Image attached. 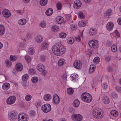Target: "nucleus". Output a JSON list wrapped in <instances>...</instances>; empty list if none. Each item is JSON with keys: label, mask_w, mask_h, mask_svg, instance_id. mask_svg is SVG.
I'll return each instance as SVG.
<instances>
[{"label": "nucleus", "mask_w": 121, "mask_h": 121, "mask_svg": "<svg viewBox=\"0 0 121 121\" xmlns=\"http://www.w3.org/2000/svg\"><path fill=\"white\" fill-rule=\"evenodd\" d=\"M2 13L3 16L6 18L9 17L11 15L10 11L6 9H5L3 10Z\"/></svg>", "instance_id": "11"}, {"label": "nucleus", "mask_w": 121, "mask_h": 121, "mask_svg": "<svg viewBox=\"0 0 121 121\" xmlns=\"http://www.w3.org/2000/svg\"><path fill=\"white\" fill-rule=\"evenodd\" d=\"M17 115L16 112L12 111L8 115L9 118L11 121L15 120L17 119Z\"/></svg>", "instance_id": "6"}, {"label": "nucleus", "mask_w": 121, "mask_h": 121, "mask_svg": "<svg viewBox=\"0 0 121 121\" xmlns=\"http://www.w3.org/2000/svg\"><path fill=\"white\" fill-rule=\"evenodd\" d=\"M56 21L58 24L62 23L63 22V18L60 17H58L57 18Z\"/></svg>", "instance_id": "31"}, {"label": "nucleus", "mask_w": 121, "mask_h": 121, "mask_svg": "<svg viewBox=\"0 0 121 121\" xmlns=\"http://www.w3.org/2000/svg\"><path fill=\"white\" fill-rule=\"evenodd\" d=\"M35 52L34 49L32 48H30L28 50V53L30 55L33 54Z\"/></svg>", "instance_id": "29"}, {"label": "nucleus", "mask_w": 121, "mask_h": 121, "mask_svg": "<svg viewBox=\"0 0 121 121\" xmlns=\"http://www.w3.org/2000/svg\"><path fill=\"white\" fill-rule=\"evenodd\" d=\"M32 82L34 83L36 82L38 80V78L36 77H33L31 80Z\"/></svg>", "instance_id": "46"}, {"label": "nucleus", "mask_w": 121, "mask_h": 121, "mask_svg": "<svg viewBox=\"0 0 121 121\" xmlns=\"http://www.w3.org/2000/svg\"><path fill=\"white\" fill-rule=\"evenodd\" d=\"M65 62L64 60L61 59L59 60L58 62V64L59 66H61L63 65Z\"/></svg>", "instance_id": "37"}, {"label": "nucleus", "mask_w": 121, "mask_h": 121, "mask_svg": "<svg viewBox=\"0 0 121 121\" xmlns=\"http://www.w3.org/2000/svg\"><path fill=\"white\" fill-rule=\"evenodd\" d=\"M111 114L115 117H117L118 115V112L115 110H112L110 112Z\"/></svg>", "instance_id": "23"}, {"label": "nucleus", "mask_w": 121, "mask_h": 121, "mask_svg": "<svg viewBox=\"0 0 121 121\" xmlns=\"http://www.w3.org/2000/svg\"><path fill=\"white\" fill-rule=\"evenodd\" d=\"M28 72L29 73L31 74H34L35 73V70L33 69H29V70Z\"/></svg>", "instance_id": "48"}, {"label": "nucleus", "mask_w": 121, "mask_h": 121, "mask_svg": "<svg viewBox=\"0 0 121 121\" xmlns=\"http://www.w3.org/2000/svg\"><path fill=\"white\" fill-rule=\"evenodd\" d=\"M51 110L50 105L49 104H46L41 107V110L44 112L46 113L49 112Z\"/></svg>", "instance_id": "5"}, {"label": "nucleus", "mask_w": 121, "mask_h": 121, "mask_svg": "<svg viewBox=\"0 0 121 121\" xmlns=\"http://www.w3.org/2000/svg\"><path fill=\"white\" fill-rule=\"evenodd\" d=\"M26 20L24 18L20 19L18 22L19 24L21 25H24L26 23Z\"/></svg>", "instance_id": "22"}, {"label": "nucleus", "mask_w": 121, "mask_h": 121, "mask_svg": "<svg viewBox=\"0 0 121 121\" xmlns=\"http://www.w3.org/2000/svg\"><path fill=\"white\" fill-rule=\"evenodd\" d=\"M48 2V0H40V4L42 6H44L46 5Z\"/></svg>", "instance_id": "30"}, {"label": "nucleus", "mask_w": 121, "mask_h": 121, "mask_svg": "<svg viewBox=\"0 0 121 121\" xmlns=\"http://www.w3.org/2000/svg\"><path fill=\"white\" fill-rule=\"evenodd\" d=\"M10 59L11 60L13 61H14L16 60L17 59V58L15 56H11L10 57Z\"/></svg>", "instance_id": "50"}, {"label": "nucleus", "mask_w": 121, "mask_h": 121, "mask_svg": "<svg viewBox=\"0 0 121 121\" xmlns=\"http://www.w3.org/2000/svg\"><path fill=\"white\" fill-rule=\"evenodd\" d=\"M52 49L54 54L57 56L61 55L65 52V47L58 44L54 45L52 47Z\"/></svg>", "instance_id": "1"}, {"label": "nucleus", "mask_w": 121, "mask_h": 121, "mask_svg": "<svg viewBox=\"0 0 121 121\" xmlns=\"http://www.w3.org/2000/svg\"><path fill=\"white\" fill-rule=\"evenodd\" d=\"M81 1L79 0H77L74 1L73 7L75 9H78L81 7Z\"/></svg>", "instance_id": "14"}, {"label": "nucleus", "mask_w": 121, "mask_h": 121, "mask_svg": "<svg viewBox=\"0 0 121 121\" xmlns=\"http://www.w3.org/2000/svg\"><path fill=\"white\" fill-rule=\"evenodd\" d=\"M5 31V28L3 25H0V36H2Z\"/></svg>", "instance_id": "18"}, {"label": "nucleus", "mask_w": 121, "mask_h": 121, "mask_svg": "<svg viewBox=\"0 0 121 121\" xmlns=\"http://www.w3.org/2000/svg\"><path fill=\"white\" fill-rule=\"evenodd\" d=\"M114 27V24L111 22H110L107 23L106 25L107 29L109 31L112 30Z\"/></svg>", "instance_id": "17"}, {"label": "nucleus", "mask_w": 121, "mask_h": 121, "mask_svg": "<svg viewBox=\"0 0 121 121\" xmlns=\"http://www.w3.org/2000/svg\"><path fill=\"white\" fill-rule=\"evenodd\" d=\"M41 102L40 101H39V102H37L36 106L38 108L41 106Z\"/></svg>", "instance_id": "58"}, {"label": "nucleus", "mask_w": 121, "mask_h": 121, "mask_svg": "<svg viewBox=\"0 0 121 121\" xmlns=\"http://www.w3.org/2000/svg\"><path fill=\"white\" fill-rule=\"evenodd\" d=\"M51 99V95L49 94H47L44 95V99L46 101L49 100Z\"/></svg>", "instance_id": "25"}, {"label": "nucleus", "mask_w": 121, "mask_h": 121, "mask_svg": "<svg viewBox=\"0 0 121 121\" xmlns=\"http://www.w3.org/2000/svg\"><path fill=\"white\" fill-rule=\"evenodd\" d=\"M69 111L71 112H73L75 111L74 109L71 107L69 108Z\"/></svg>", "instance_id": "63"}, {"label": "nucleus", "mask_w": 121, "mask_h": 121, "mask_svg": "<svg viewBox=\"0 0 121 121\" xmlns=\"http://www.w3.org/2000/svg\"><path fill=\"white\" fill-rule=\"evenodd\" d=\"M81 99L82 101L86 102L89 103L92 101V97L91 95L85 92L82 93L81 95Z\"/></svg>", "instance_id": "3"}, {"label": "nucleus", "mask_w": 121, "mask_h": 121, "mask_svg": "<svg viewBox=\"0 0 121 121\" xmlns=\"http://www.w3.org/2000/svg\"><path fill=\"white\" fill-rule=\"evenodd\" d=\"M23 66L22 65L19 63H17L15 65L16 70L18 71H21L22 69Z\"/></svg>", "instance_id": "16"}, {"label": "nucleus", "mask_w": 121, "mask_h": 121, "mask_svg": "<svg viewBox=\"0 0 121 121\" xmlns=\"http://www.w3.org/2000/svg\"><path fill=\"white\" fill-rule=\"evenodd\" d=\"M66 36V34L65 33L62 32L59 34V36L60 38H65Z\"/></svg>", "instance_id": "40"}, {"label": "nucleus", "mask_w": 121, "mask_h": 121, "mask_svg": "<svg viewBox=\"0 0 121 121\" xmlns=\"http://www.w3.org/2000/svg\"><path fill=\"white\" fill-rule=\"evenodd\" d=\"M106 12L110 16L112 14V10L111 9H109L106 11Z\"/></svg>", "instance_id": "55"}, {"label": "nucleus", "mask_w": 121, "mask_h": 121, "mask_svg": "<svg viewBox=\"0 0 121 121\" xmlns=\"http://www.w3.org/2000/svg\"><path fill=\"white\" fill-rule=\"evenodd\" d=\"M31 98L32 96L31 95H28L26 96L25 99L27 101H29L31 99Z\"/></svg>", "instance_id": "47"}, {"label": "nucleus", "mask_w": 121, "mask_h": 121, "mask_svg": "<svg viewBox=\"0 0 121 121\" xmlns=\"http://www.w3.org/2000/svg\"><path fill=\"white\" fill-rule=\"evenodd\" d=\"M48 43L46 42H44L41 45V48L43 49H46L48 47Z\"/></svg>", "instance_id": "39"}, {"label": "nucleus", "mask_w": 121, "mask_h": 121, "mask_svg": "<svg viewBox=\"0 0 121 121\" xmlns=\"http://www.w3.org/2000/svg\"><path fill=\"white\" fill-rule=\"evenodd\" d=\"M43 39V38L42 36L38 35L36 37L35 40L37 42L39 43L42 41Z\"/></svg>", "instance_id": "20"}, {"label": "nucleus", "mask_w": 121, "mask_h": 121, "mask_svg": "<svg viewBox=\"0 0 121 121\" xmlns=\"http://www.w3.org/2000/svg\"><path fill=\"white\" fill-rule=\"evenodd\" d=\"M18 117V120L19 121H28V117L26 115H22L21 114H19Z\"/></svg>", "instance_id": "13"}, {"label": "nucleus", "mask_w": 121, "mask_h": 121, "mask_svg": "<svg viewBox=\"0 0 121 121\" xmlns=\"http://www.w3.org/2000/svg\"><path fill=\"white\" fill-rule=\"evenodd\" d=\"M35 111H30V115L31 116H33L35 115Z\"/></svg>", "instance_id": "57"}, {"label": "nucleus", "mask_w": 121, "mask_h": 121, "mask_svg": "<svg viewBox=\"0 0 121 121\" xmlns=\"http://www.w3.org/2000/svg\"><path fill=\"white\" fill-rule=\"evenodd\" d=\"M107 69L109 72H112L113 70L112 68L110 66L108 67L107 68Z\"/></svg>", "instance_id": "59"}, {"label": "nucleus", "mask_w": 121, "mask_h": 121, "mask_svg": "<svg viewBox=\"0 0 121 121\" xmlns=\"http://www.w3.org/2000/svg\"><path fill=\"white\" fill-rule=\"evenodd\" d=\"M29 78L28 75L27 74H25L22 76V79L23 81H26Z\"/></svg>", "instance_id": "27"}, {"label": "nucleus", "mask_w": 121, "mask_h": 121, "mask_svg": "<svg viewBox=\"0 0 121 121\" xmlns=\"http://www.w3.org/2000/svg\"><path fill=\"white\" fill-rule=\"evenodd\" d=\"M40 60L42 62L46 60V57L44 56L41 55L40 57Z\"/></svg>", "instance_id": "45"}, {"label": "nucleus", "mask_w": 121, "mask_h": 121, "mask_svg": "<svg viewBox=\"0 0 121 121\" xmlns=\"http://www.w3.org/2000/svg\"><path fill=\"white\" fill-rule=\"evenodd\" d=\"M56 6L58 10H60L62 8V5L59 2L57 4Z\"/></svg>", "instance_id": "43"}, {"label": "nucleus", "mask_w": 121, "mask_h": 121, "mask_svg": "<svg viewBox=\"0 0 121 121\" xmlns=\"http://www.w3.org/2000/svg\"><path fill=\"white\" fill-rule=\"evenodd\" d=\"M16 100V97L14 96H10L6 100V102L8 104H13L15 102Z\"/></svg>", "instance_id": "7"}, {"label": "nucleus", "mask_w": 121, "mask_h": 121, "mask_svg": "<svg viewBox=\"0 0 121 121\" xmlns=\"http://www.w3.org/2000/svg\"><path fill=\"white\" fill-rule=\"evenodd\" d=\"M117 46L115 45H113L111 47L112 51L113 52H116L117 50Z\"/></svg>", "instance_id": "38"}, {"label": "nucleus", "mask_w": 121, "mask_h": 121, "mask_svg": "<svg viewBox=\"0 0 121 121\" xmlns=\"http://www.w3.org/2000/svg\"><path fill=\"white\" fill-rule=\"evenodd\" d=\"M6 65L8 67H10L11 65V62L9 60H7L5 61Z\"/></svg>", "instance_id": "44"}, {"label": "nucleus", "mask_w": 121, "mask_h": 121, "mask_svg": "<svg viewBox=\"0 0 121 121\" xmlns=\"http://www.w3.org/2000/svg\"><path fill=\"white\" fill-rule=\"evenodd\" d=\"M78 24L80 27H82L86 26V23L84 21H81L79 22Z\"/></svg>", "instance_id": "35"}, {"label": "nucleus", "mask_w": 121, "mask_h": 121, "mask_svg": "<svg viewBox=\"0 0 121 121\" xmlns=\"http://www.w3.org/2000/svg\"><path fill=\"white\" fill-rule=\"evenodd\" d=\"M82 63L80 61L77 60H75L73 64L74 67L77 69H80L82 67Z\"/></svg>", "instance_id": "9"}, {"label": "nucleus", "mask_w": 121, "mask_h": 121, "mask_svg": "<svg viewBox=\"0 0 121 121\" xmlns=\"http://www.w3.org/2000/svg\"><path fill=\"white\" fill-rule=\"evenodd\" d=\"M80 104L79 101L78 99L75 100L73 103V106L75 107H78Z\"/></svg>", "instance_id": "28"}, {"label": "nucleus", "mask_w": 121, "mask_h": 121, "mask_svg": "<svg viewBox=\"0 0 121 121\" xmlns=\"http://www.w3.org/2000/svg\"><path fill=\"white\" fill-rule=\"evenodd\" d=\"M53 11L52 9L51 8H49L46 11V14L48 16L51 15L53 13Z\"/></svg>", "instance_id": "24"}, {"label": "nucleus", "mask_w": 121, "mask_h": 121, "mask_svg": "<svg viewBox=\"0 0 121 121\" xmlns=\"http://www.w3.org/2000/svg\"><path fill=\"white\" fill-rule=\"evenodd\" d=\"M46 25V23L45 22L42 21L40 23L39 26L41 28H43L45 27Z\"/></svg>", "instance_id": "34"}, {"label": "nucleus", "mask_w": 121, "mask_h": 121, "mask_svg": "<svg viewBox=\"0 0 121 121\" xmlns=\"http://www.w3.org/2000/svg\"><path fill=\"white\" fill-rule=\"evenodd\" d=\"M103 102L106 104H108L110 101L108 98L107 96L105 95L103 97Z\"/></svg>", "instance_id": "21"}, {"label": "nucleus", "mask_w": 121, "mask_h": 121, "mask_svg": "<svg viewBox=\"0 0 121 121\" xmlns=\"http://www.w3.org/2000/svg\"><path fill=\"white\" fill-rule=\"evenodd\" d=\"M73 120L77 121H81L82 119V116L81 115L78 114H73L71 117Z\"/></svg>", "instance_id": "8"}, {"label": "nucleus", "mask_w": 121, "mask_h": 121, "mask_svg": "<svg viewBox=\"0 0 121 121\" xmlns=\"http://www.w3.org/2000/svg\"><path fill=\"white\" fill-rule=\"evenodd\" d=\"M67 91L68 94L71 95L73 93L74 90L72 88H69L67 89Z\"/></svg>", "instance_id": "32"}, {"label": "nucleus", "mask_w": 121, "mask_h": 121, "mask_svg": "<svg viewBox=\"0 0 121 121\" xmlns=\"http://www.w3.org/2000/svg\"><path fill=\"white\" fill-rule=\"evenodd\" d=\"M111 56H107L105 58V60L107 62L109 61H110V59L111 58Z\"/></svg>", "instance_id": "52"}, {"label": "nucleus", "mask_w": 121, "mask_h": 121, "mask_svg": "<svg viewBox=\"0 0 121 121\" xmlns=\"http://www.w3.org/2000/svg\"><path fill=\"white\" fill-rule=\"evenodd\" d=\"M31 35L30 33H28L26 35V37L28 39L30 38L31 37Z\"/></svg>", "instance_id": "64"}, {"label": "nucleus", "mask_w": 121, "mask_h": 121, "mask_svg": "<svg viewBox=\"0 0 121 121\" xmlns=\"http://www.w3.org/2000/svg\"><path fill=\"white\" fill-rule=\"evenodd\" d=\"M111 96L113 98L117 99L118 97L117 94L115 92H112L111 94Z\"/></svg>", "instance_id": "41"}, {"label": "nucleus", "mask_w": 121, "mask_h": 121, "mask_svg": "<svg viewBox=\"0 0 121 121\" xmlns=\"http://www.w3.org/2000/svg\"><path fill=\"white\" fill-rule=\"evenodd\" d=\"M115 32L116 35L117 37H118L120 36L119 33L117 30H115Z\"/></svg>", "instance_id": "61"}, {"label": "nucleus", "mask_w": 121, "mask_h": 121, "mask_svg": "<svg viewBox=\"0 0 121 121\" xmlns=\"http://www.w3.org/2000/svg\"><path fill=\"white\" fill-rule=\"evenodd\" d=\"M100 59L99 57H96L94 59L93 62L95 64H98L100 61Z\"/></svg>", "instance_id": "33"}, {"label": "nucleus", "mask_w": 121, "mask_h": 121, "mask_svg": "<svg viewBox=\"0 0 121 121\" xmlns=\"http://www.w3.org/2000/svg\"><path fill=\"white\" fill-rule=\"evenodd\" d=\"M78 16L81 19L84 18L85 17L84 15L82 12H80L78 13Z\"/></svg>", "instance_id": "42"}, {"label": "nucleus", "mask_w": 121, "mask_h": 121, "mask_svg": "<svg viewBox=\"0 0 121 121\" xmlns=\"http://www.w3.org/2000/svg\"><path fill=\"white\" fill-rule=\"evenodd\" d=\"M117 22L119 25H121V18H119L118 19Z\"/></svg>", "instance_id": "62"}, {"label": "nucleus", "mask_w": 121, "mask_h": 121, "mask_svg": "<svg viewBox=\"0 0 121 121\" xmlns=\"http://www.w3.org/2000/svg\"><path fill=\"white\" fill-rule=\"evenodd\" d=\"M45 68L44 65L41 64H39L37 67L38 70L39 72L43 73L42 74L44 75H45L47 73V72L45 70Z\"/></svg>", "instance_id": "4"}, {"label": "nucleus", "mask_w": 121, "mask_h": 121, "mask_svg": "<svg viewBox=\"0 0 121 121\" xmlns=\"http://www.w3.org/2000/svg\"><path fill=\"white\" fill-rule=\"evenodd\" d=\"M10 86L9 83L8 82L4 83L2 86V89L4 90H7L9 89L10 87Z\"/></svg>", "instance_id": "19"}, {"label": "nucleus", "mask_w": 121, "mask_h": 121, "mask_svg": "<svg viewBox=\"0 0 121 121\" xmlns=\"http://www.w3.org/2000/svg\"><path fill=\"white\" fill-rule=\"evenodd\" d=\"M75 40L79 42L80 41V38L79 36H78L77 37L75 38Z\"/></svg>", "instance_id": "60"}, {"label": "nucleus", "mask_w": 121, "mask_h": 121, "mask_svg": "<svg viewBox=\"0 0 121 121\" xmlns=\"http://www.w3.org/2000/svg\"><path fill=\"white\" fill-rule=\"evenodd\" d=\"M97 32V30L96 29L91 28L89 30V33L90 36H94L96 35Z\"/></svg>", "instance_id": "12"}, {"label": "nucleus", "mask_w": 121, "mask_h": 121, "mask_svg": "<svg viewBox=\"0 0 121 121\" xmlns=\"http://www.w3.org/2000/svg\"><path fill=\"white\" fill-rule=\"evenodd\" d=\"M67 41L68 43L70 44H72L74 43V40L72 38H70L67 39Z\"/></svg>", "instance_id": "36"}, {"label": "nucleus", "mask_w": 121, "mask_h": 121, "mask_svg": "<svg viewBox=\"0 0 121 121\" xmlns=\"http://www.w3.org/2000/svg\"><path fill=\"white\" fill-rule=\"evenodd\" d=\"M53 100L54 103L56 104H58L60 100L59 96L56 94H55L53 95Z\"/></svg>", "instance_id": "15"}, {"label": "nucleus", "mask_w": 121, "mask_h": 121, "mask_svg": "<svg viewBox=\"0 0 121 121\" xmlns=\"http://www.w3.org/2000/svg\"><path fill=\"white\" fill-rule=\"evenodd\" d=\"M88 44L90 47L93 48H95V47H96L99 44L98 41L95 40L91 41L89 42Z\"/></svg>", "instance_id": "10"}, {"label": "nucleus", "mask_w": 121, "mask_h": 121, "mask_svg": "<svg viewBox=\"0 0 121 121\" xmlns=\"http://www.w3.org/2000/svg\"><path fill=\"white\" fill-rule=\"evenodd\" d=\"M90 69L95 70V66L94 65H91L90 67Z\"/></svg>", "instance_id": "56"}, {"label": "nucleus", "mask_w": 121, "mask_h": 121, "mask_svg": "<svg viewBox=\"0 0 121 121\" xmlns=\"http://www.w3.org/2000/svg\"><path fill=\"white\" fill-rule=\"evenodd\" d=\"M101 110L98 108H96L93 109V117L97 119H100L103 118V115L102 113Z\"/></svg>", "instance_id": "2"}, {"label": "nucleus", "mask_w": 121, "mask_h": 121, "mask_svg": "<svg viewBox=\"0 0 121 121\" xmlns=\"http://www.w3.org/2000/svg\"><path fill=\"white\" fill-rule=\"evenodd\" d=\"M116 90L117 91L120 92L121 91V87L118 86H117L116 87Z\"/></svg>", "instance_id": "54"}, {"label": "nucleus", "mask_w": 121, "mask_h": 121, "mask_svg": "<svg viewBox=\"0 0 121 121\" xmlns=\"http://www.w3.org/2000/svg\"><path fill=\"white\" fill-rule=\"evenodd\" d=\"M77 28V27L76 25L74 24H72L71 26V29L73 30H75Z\"/></svg>", "instance_id": "51"}, {"label": "nucleus", "mask_w": 121, "mask_h": 121, "mask_svg": "<svg viewBox=\"0 0 121 121\" xmlns=\"http://www.w3.org/2000/svg\"><path fill=\"white\" fill-rule=\"evenodd\" d=\"M25 58L26 61L28 63L30 62V58L28 56H25Z\"/></svg>", "instance_id": "49"}, {"label": "nucleus", "mask_w": 121, "mask_h": 121, "mask_svg": "<svg viewBox=\"0 0 121 121\" xmlns=\"http://www.w3.org/2000/svg\"><path fill=\"white\" fill-rule=\"evenodd\" d=\"M103 88L105 89H106L108 87V85L106 83H104L103 84Z\"/></svg>", "instance_id": "53"}, {"label": "nucleus", "mask_w": 121, "mask_h": 121, "mask_svg": "<svg viewBox=\"0 0 121 121\" xmlns=\"http://www.w3.org/2000/svg\"><path fill=\"white\" fill-rule=\"evenodd\" d=\"M59 27L56 25L53 26L52 27V30L53 32L57 31L59 30Z\"/></svg>", "instance_id": "26"}]
</instances>
